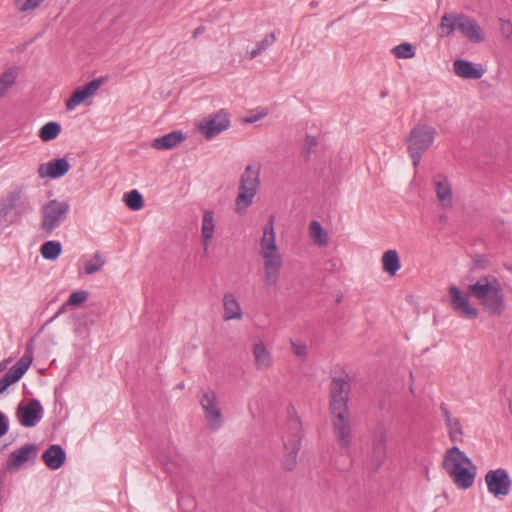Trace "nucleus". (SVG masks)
Wrapping results in <instances>:
<instances>
[{"label":"nucleus","instance_id":"a211bd4d","mask_svg":"<svg viewBox=\"0 0 512 512\" xmlns=\"http://www.w3.org/2000/svg\"><path fill=\"white\" fill-rule=\"evenodd\" d=\"M217 218L214 211L204 209L202 211L200 238L204 252H208L216 234Z\"/></svg>","mask_w":512,"mask_h":512},{"label":"nucleus","instance_id":"dca6fc26","mask_svg":"<svg viewBox=\"0 0 512 512\" xmlns=\"http://www.w3.org/2000/svg\"><path fill=\"white\" fill-rule=\"evenodd\" d=\"M103 84L102 79H96L87 83L83 87L77 88L69 99L66 100L65 106L69 111L75 110L79 105L84 103L86 100L94 97L101 85Z\"/></svg>","mask_w":512,"mask_h":512},{"label":"nucleus","instance_id":"f704fd0d","mask_svg":"<svg viewBox=\"0 0 512 512\" xmlns=\"http://www.w3.org/2000/svg\"><path fill=\"white\" fill-rule=\"evenodd\" d=\"M124 202L128 208L138 211L143 208L144 200L137 190H132L124 195Z\"/></svg>","mask_w":512,"mask_h":512},{"label":"nucleus","instance_id":"0eeeda50","mask_svg":"<svg viewBox=\"0 0 512 512\" xmlns=\"http://www.w3.org/2000/svg\"><path fill=\"white\" fill-rule=\"evenodd\" d=\"M302 425L297 416L291 417L286 425L283 435L285 454L283 458V467L286 470H292L297 463V455L301 445Z\"/></svg>","mask_w":512,"mask_h":512},{"label":"nucleus","instance_id":"4468645a","mask_svg":"<svg viewBox=\"0 0 512 512\" xmlns=\"http://www.w3.org/2000/svg\"><path fill=\"white\" fill-rule=\"evenodd\" d=\"M199 132H201L207 139H211L222 131L228 129L230 126V119L228 114L220 110L215 114L195 123Z\"/></svg>","mask_w":512,"mask_h":512},{"label":"nucleus","instance_id":"f3484780","mask_svg":"<svg viewBox=\"0 0 512 512\" xmlns=\"http://www.w3.org/2000/svg\"><path fill=\"white\" fill-rule=\"evenodd\" d=\"M433 187L438 205L442 209H451L454 205V193L450 180L443 175H437L433 179Z\"/></svg>","mask_w":512,"mask_h":512},{"label":"nucleus","instance_id":"9d476101","mask_svg":"<svg viewBox=\"0 0 512 512\" xmlns=\"http://www.w3.org/2000/svg\"><path fill=\"white\" fill-rule=\"evenodd\" d=\"M470 291H462L456 285L448 288L447 297L450 308L461 318L475 319L478 309L470 302Z\"/></svg>","mask_w":512,"mask_h":512},{"label":"nucleus","instance_id":"e433bc0d","mask_svg":"<svg viewBox=\"0 0 512 512\" xmlns=\"http://www.w3.org/2000/svg\"><path fill=\"white\" fill-rule=\"evenodd\" d=\"M105 264V260L101 256V254L96 253L94 254L91 259H89L85 263V273L88 275H91L97 271H99L103 265Z\"/></svg>","mask_w":512,"mask_h":512},{"label":"nucleus","instance_id":"aec40b11","mask_svg":"<svg viewBox=\"0 0 512 512\" xmlns=\"http://www.w3.org/2000/svg\"><path fill=\"white\" fill-rule=\"evenodd\" d=\"M453 72L462 79L478 80L486 73V69L480 63L458 59L453 62Z\"/></svg>","mask_w":512,"mask_h":512},{"label":"nucleus","instance_id":"c9c22d12","mask_svg":"<svg viewBox=\"0 0 512 512\" xmlns=\"http://www.w3.org/2000/svg\"><path fill=\"white\" fill-rule=\"evenodd\" d=\"M393 55L398 59H410L416 54L415 48L410 43H401L392 49Z\"/></svg>","mask_w":512,"mask_h":512},{"label":"nucleus","instance_id":"f8f14e48","mask_svg":"<svg viewBox=\"0 0 512 512\" xmlns=\"http://www.w3.org/2000/svg\"><path fill=\"white\" fill-rule=\"evenodd\" d=\"M333 434L338 444L346 448L351 442V423L349 410L329 411Z\"/></svg>","mask_w":512,"mask_h":512},{"label":"nucleus","instance_id":"a878e982","mask_svg":"<svg viewBox=\"0 0 512 512\" xmlns=\"http://www.w3.org/2000/svg\"><path fill=\"white\" fill-rule=\"evenodd\" d=\"M23 195V187L17 186L0 198V219L8 215Z\"/></svg>","mask_w":512,"mask_h":512},{"label":"nucleus","instance_id":"c03bdc74","mask_svg":"<svg viewBox=\"0 0 512 512\" xmlns=\"http://www.w3.org/2000/svg\"><path fill=\"white\" fill-rule=\"evenodd\" d=\"M8 431V424L6 422L5 416L0 412V437L6 434Z\"/></svg>","mask_w":512,"mask_h":512},{"label":"nucleus","instance_id":"c85d7f7f","mask_svg":"<svg viewBox=\"0 0 512 512\" xmlns=\"http://www.w3.org/2000/svg\"><path fill=\"white\" fill-rule=\"evenodd\" d=\"M445 423L447 426V431H448L450 440L453 443L463 442L464 433H463V429H462L460 420L456 417H453L449 413H446Z\"/></svg>","mask_w":512,"mask_h":512},{"label":"nucleus","instance_id":"f03ea898","mask_svg":"<svg viewBox=\"0 0 512 512\" xmlns=\"http://www.w3.org/2000/svg\"><path fill=\"white\" fill-rule=\"evenodd\" d=\"M442 465L459 489L466 490L473 485L476 468L458 447H452L445 452Z\"/></svg>","mask_w":512,"mask_h":512},{"label":"nucleus","instance_id":"20e7f679","mask_svg":"<svg viewBox=\"0 0 512 512\" xmlns=\"http://www.w3.org/2000/svg\"><path fill=\"white\" fill-rule=\"evenodd\" d=\"M469 291L488 313L499 315L504 311L503 288L497 278L493 276L480 278L475 284L469 285Z\"/></svg>","mask_w":512,"mask_h":512},{"label":"nucleus","instance_id":"5701e85b","mask_svg":"<svg viewBox=\"0 0 512 512\" xmlns=\"http://www.w3.org/2000/svg\"><path fill=\"white\" fill-rule=\"evenodd\" d=\"M36 454L37 447L35 445H24L10 454L7 466L9 469H18L30 459L35 458Z\"/></svg>","mask_w":512,"mask_h":512},{"label":"nucleus","instance_id":"c756f323","mask_svg":"<svg viewBox=\"0 0 512 512\" xmlns=\"http://www.w3.org/2000/svg\"><path fill=\"white\" fill-rule=\"evenodd\" d=\"M18 77V72L15 68H8L0 75V100L7 94V92L15 84Z\"/></svg>","mask_w":512,"mask_h":512},{"label":"nucleus","instance_id":"6e6552de","mask_svg":"<svg viewBox=\"0 0 512 512\" xmlns=\"http://www.w3.org/2000/svg\"><path fill=\"white\" fill-rule=\"evenodd\" d=\"M199 404L202 408L204 420L210 431H217L224 425V415L220 400L215 390L206 388L199 396Z\"/></svg>","mask_w":512,"mask_h":512},{"label":"nucleus","instance_id":"de8ad7c7","mask_svg":"<svg viewBox=\"0 0 512 512\" xmlns=\"http://www.w3.org/2000/svg\"><path fill=\"white\" fill-rule=\"evenodd\" d=\"M5 369V365L0 364V371H3Z\"/></svg>","mask_w":512,"mask_h":512},{"label":"nucleus","instance_id":"bb28decb","mask_svg":"<svg viewBox=\"0 0 512 512\" xmlns=\"http://www.w3.org/2000/svg\"><path fill=\"white\" fill-rule=\"evenodd\" d=\"M381 265L385 273L389 276H395L401 268L398 252L394 249L385 251L381 257Z\"/></svg>","mask_w":512,"mask_h":512},{"label":"nucleus","instance_id":"412c9836","mask_svg":"<svg viewBox=\"0 0 512 512\" xmlns=\"http://www.w3.org/2000/svg\"><path fill=\"white\" fill-rule=\"evenodd\" d=\"M70 164L65 158L54 159L46 163H42L38 167V175L40 178H60L68 173Z\"/></svg>","mask_w":512,"mask_h":512},{"label":"nucleus","instance_id":"473e14b6","mask_svg":"<svg viewBox=\"0 0 512 512\" xmlns=\"http://www.w3.org/2000/svg\"><path fill=\"white\" fill-rule=\"evenodd\" d=\"M46 0H13L14 8L21 14L36 11Z\"/></svg>","mask_w":512,"mask_h":512},{"label":"nucleus","instance_id":"cd10ccee","mask_svg":"<svg viewBox=\"0 0 512 512\" xmlns=\"http://www.w3.org/2000/svg\"><path fill=\"white\" fill-rule=\"evenodd\" d=\"M309 237L318 247H326L330 240L329 233L317 220H313L309 224Z\"/></svg>","mask_w":512,"mask_h":512},{"label":"nucleus","instance_id":"4be33fe9","mask_svg":"<svg viewBox=\"0 0 512 512\" xmlns=\"http://www.w3.org/2000/svg\"><path fill=\"white\" fill-rule=\"evenodd\" d=\"M223 320L241 321L243 319V309L237 297L231 293H225L222 299Z\"/></svg>","mask_w":512,"mask_h":512},{"label":"nucleus","instance_id":"7c9ffc66","mask_svg":"<svg viewBox=\"0 0 512 512\" xmlns=\"http://www.w3.org/2000/svg\"><path fill=\"white\" fill-rule=\"evenodd\" d=\"M61 132V126L59 123L51 121L43 125L38 132L39 138L43 142H49L56 139Z\"/></svg>","mask_w":512,"mask_h":512},{"label":"nucleus","instance_id":"2eb2a0df","mask_svg":"<svg viewBox=\"0 0 512 512\" xmlns=\"http://www.w3.org/2000/svg\"><path fill=\"white\" fill-rule=\"evenodd\" d=\"M250 351L253 365L257 370L267 371L273 366L274 359L272 351L268 343L261 337H254L252 339Z\"/></svg>","mask_w":512,"mask_h":512},{"label":"nucleus","instance_id":"6ab92c4d","mask_svg":"<svg viewBox=\"0 0 512 512\" xmlns=\"http://www.w3.org/2000/svg\"><path fill=\"white\" fill-rule=\"evenodd\" d=\"M42 406L36 399L27 404H20L17 409V418L24 427H33L41 419Z\"/></svg>","mask_w":512,"mask_h":512},{"label":"nucleus","instance_id":"79ce46f5","mask_svg":"<svg viewBox=\"0 0 512 512\" xmlns=\"http://www.w3.org/2000/svg\"><path fill=\"white\" fill-rule=\"evenodd\" d=\"M267 115V111L265 109H262L261 111L256 112L255 114H252L251 116L246 118V122L253 123L256 121L261 120Z\"/></svg>","mask_w":512,"mask_h":512},{"label":"nucleus","instance_id":"39448f33","mask_svg":"<svg viewBox=\"0 0 512 512\" xmlns=\"http://www.w3.org/2000/svg\"><path fill=\"white\" fill-rule=\"evenodd\" d=\"M260 186V166L247 165L240 178L238 194L235 200V212L242 215L252 205Z\"/></svg>","mask_w":512,"mask_h":512},{"label":"nucleus","instance_id":"9b49d317","mask_svg":"<svg viewBox=\"0 0 512 512\" xmlns=\"http://www.w3.org/2000/svg\"><path fill=\"white\" fill-rule=\"evenodd\" d=\"M487 490L494 497H506L510 494L512 480L507 470L498 468L490 470L485 475Z\"/></svg>","mask_w":512,"mask_h":512},{"label":"nucleus","instance_id":"ddd939ff","mask_svg":"<svg viewBox=\"0 0 512 512\" xmlns=\"http://www.w3.org/2000/svg\"><path fill=\"white\" fill-rule=\"evenodd\" d=\"M349 381L347 376L333 378L330 384L329 411L348 409Z\"/></svg>","mask_w":512,"mask_h":512},{"label":"nucleus","instance_id":"4c0bfd02","mask_svg":"<svg viewBox=\"0 0 512 512\" xmlns=\"http://www.w3.org/2000/svg\"><path fill=\"white\" fill-rule=\"evenodd\" d=\"M89 293L85 290L74 291L70 294L66 305L80 306L88 299Z\"/></svg>","mask_w":512,"mask_h":512},{"label":"nucleus","instance_id":"1a4fd4ad","mask_svg":"<svg viewBox=\"0 0 512 512\" xmlns=\"http://www.w3.org/2000/svg\"><path fill=\"white\" fill-rule=\"evenodd\" d=\"M69 211L70 205L68 202L57 199L50 200L42 207L41 210V228L44 231L51 233L65 220Z\"/></svg>","mask_w":512,"mask_h":512},{"label":"nucleus","instance_id":"2f4dec72","mask_svg":"<svg viewBox=\"0 0 512 512\" xmlns=\"http://www.w3.org/2000/svg\"><path fill=\"white\" fill-rule=\"evenodd\" d=\"M40 252L44 259L56 260L62 252V245L58 241L50 240L41 246Z\"/></svg>","mask_w":512,"mask_h":512},{"label":"nucleus","instance_id":"72a5a7b5","mask_svg":"<svg viewBox=\"0 0 512 512\" xmlns=\"http://www.w3.org/2000/svg\"><path fill=\"white\" fill-rule=\"evenodd\" d=\"M31 364V358L23 357L21 358L8 372L12 381L17 382L27 371Z\"/></svg>","mask_w":512,"mask_h":512},{"label":"nucleus","instance_id":"7ed1b4c3","mask_svg":"<svg viewBox=\"0 0 512 512\" xmlns=\"http://www.w3.org/2000/svg\"><path fill=\"white\" fill-rule=\"evenodd\" d=\"M440 30L442 36H449L457 31L469 43L481 44L486 41L485 29L473 17L465 14H445L441 17Z\"/></svg>","mask_w":512,"mask_h":512},{"label":"nucleus","instance_id":"a19ab883","mask_svg":"<svg viewBox=\"0 0 512 512\" xmlns=\"http://www.w3.org/2000/svg\"><path fill=\"white\" fill-rule=\"evenodd\" d=\"M317 145V138L312 135H307L304 139L303 147L307 151L312 150Z\"/></svg>","mask_w":512,"mask_h":512},{"label":"nucleus","instance_id":"ea45409f","mask_svg":"<svg viewBox=\"0 0 512 512\" xmlns=\"http://www.w3.org/2000/svg\"><path fill=\"white\" fill-rule=\"evenodd\" d=\"M499 30L505 40L512 38V23L509 20H500Z\"/></svg>","mask_w":512,"mask_h":512},{"label":"nucleus","instance_id":"393cba45","mask_svg":"<svg viewBox=\"0 0 512 512\" xmlns=\"http://www.w3.org/2000/svg\"><path fill=\"white\" fill-rule=\"evenodd\" d=\"M42 460L51 470L59 469L66 460V453L60 445H51L43 454Z\"/></svg>","mask_w":512,"mask_h":512},{"label":"nucleus","instance_id":"f257e3e1","mask_svg":"<svg viewBox=\"0 0 512 512\" xmlns=\"http://www.w3.org/2000/svg\"><path fill=\"white\" fill-rule=\"evenodd\" d=\"M259 255L263 260V282L267 286L276 285L279 280L283 261L276 242L273 217H270L263 227L259 245Z\"/></svg>","mask_w":512,"mask_h":512},{"label":"nucleus","instance_id":"58836bf2","mask_svg":"<svg viewBox=\"0 0 512 512\" xmlns=\"http://www.w3.org/2000/svg\"><path fill=\"white\" fill-rule=\"evenodd\" d=\"M291 349L293 354L304 361L308 356V347L304 342L291 340Z\"/></svg>","mask_w":512,"mask_h":512},{"label":"nucleus","instance_id":"a18cd8bd","mask_svg":"<svg viewBox=\"0 0 512 512\" xmlns=\"http://www.w3.org/2000/svg\"><path fill=\"white\" fill-rule=\"evenodd\" d=\"M63 311H64V306L59 310V312L57 314H55V316L52 318V320L55 319L56 317H58V315L60 313H62Z\"/></svg>","mask_w":512,"mask_h":512},{"label":"nucleus","instance_id":"b1692460","mask_svg":"<svg viewBox=\"0 0 512 512\" xmlns=\"http://www.w3.org/2000/svg\"><path fill=\"white\" fill-rule=\"evenodd\" d=\"M185 139L186 135L182 131H172L153 139L151 146L156 150H169L178 146Z\"/></svg>","mask_w":512,"mask_h":512},{"label":"nucleus","instance_id":"423d86ee","mask_svg":"<svg viewBox=\"0 0 512 512\" xmlns=\"http://www.w3.org/2000/svg\"><path fill=\"white\" fill-rule=\"evenodd\" d=\"M435 136V128L426 124L416 125L411 130L407 138V148L414 167L419 165L423 153L433 144Z\"/></svg>","mask_w":512,"mask_h":512},{"label":"nucleus","instance_id":"49530a36","mask_svg":"<svg viewBox=\"0 0 512 512\" xmlns=\"http://www.w3.org/2000/svg\"><path fill=\"white\" fill-rule=\"evenodd\" d=\"M258 54V51H252L251 55L252 57H255Z\"/></svg>","mask_w":512,"mask_h":512},{"label":"nucleus","instance_id":"37998d69","mask_svg":"<svg viewBox=\"0 0 512 512\" xmlns=\"http://www.w3.org/2000/svg\"><path fill=\"white\" fill-rule=\"evenodd\" d=\"M13 383H15V381H12V378H10L9 375L6 373L5 376L2 379H0V394L4 392Z\"/></svg>","mask_w":512,"mask_h":512}]
</instances>
